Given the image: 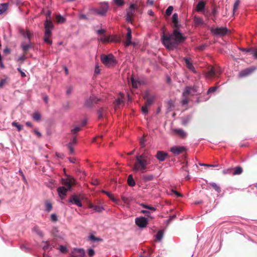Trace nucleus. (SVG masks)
<instances>
[{
	"mask_svg": "<svg viewBox=\"0 0 257 257\" xmlns=\"http://www.w3.org/2000/svg\"><path fill=\"white\" fill-rule=\"evenodd\" d=\"M69 189H68V188H66L64 186L59 187L57 189L58 194L60 197L61 198V199H63V196L66 195V192Z\"/></svg>",
	"mask_w": 257,
	"mask_h": 257,
	"instance_id": "obj_21",
	"label": "nucleus"
},
{
	"mask_svg": "<svg viewBox=\"0 0 257 257\" xmlns=\"http://www.w3.org/2000/svg\"><path fill=\"white\" fill-rule=\"evenodd\" d=\"M52 209V205L49 201L45 202V210L47 212H50Z\"/></svg>",
	"mask_w": 257,
	"mask_h": 257,
	"instance_id": "obj_35",
	"label": "nucleus"
},
{
	"mask_svg": "<svg viewBox=\"0 0 257 257\" xmlns=\"http://www.w3.org/2000/svg\"><path fill=\"white\" fill-rule=\"evenodd\" d=\"M194 21L196 25H199L203 24V21L200 17L195 16L194 17Z\"/></svg>",
	"mask_w": 257,
	"mask_h": 257,
	"instance_id": "obj_33",
	"label": "nucleus"
},
{
	"mask_svg": "<svg viewBox=\"0 0 257 257\" xmlns=\"http://www.w3.org/2000/svg\"><path fill=\"white\" fill-rule=\"evenodd\" d=\"M205 7V3L203 1L199 2L196 6V11L201 12Z\"/></svg>",
	"mask_w": 257,
	"mask_h": 257,
	"instance_id": "obj_25",
	"label": "nucleus"
},
{
	"mask_svg": "<svg viewBox=\"0 0 257 257\" xmlns=\"http://www.w3.org/2000/svg\"><path fill=\"white\" fill-rule=\"evenodd\" d=\"M148 105H146L145 104L144 106L142 107V111L144 114H147L148 112Z\"/></svg>",
	"mask_w": 257,
	"mask_h": 257,
	"instance_id": "obj_46",
	"label": "nucleus"
},
{
	"mask_svg": "<svg viewBox=\"0 0 257 257\" xmlns=\"http://www.w3.org/2000/svg\"><path fill=\"white\" fill-rule=\"evenodd\" d=\"M145 142L146 140L144 139V138H143L141 139L140 144L141 146V148H144L145 147Z\"/></svg>",
	"mask_w": 257,
	"mask_h": 257,
	"instance_id": "obj_56",
	"label": "nucleus"
},
{
	"mask_svg": "<svg viewBox=\"0 0 257 257\" xmlns=\"http://www.w3.org/2000/svg\"><path fill=\"white\" fill-rule=\"evenodd\" d=\"M200 92L199 86L197 85H194L193 86H186L185 88L184 92L182 93V100L181 101V104L182 105H186L189 102V95H194L195 94H200Z\"/></svg>",
	"mask_w": 257,
	"mask_h": 257,
	"instance_id": "obj_3",
	"label": "nucleus"
},
{
	"mask_svg": "<svg viewBox=\"0 0 257 257\" xmlns=\"http://www.w3.org/2000/svg\"><path fill=\"white\" fill-rule=\"evenodd\" d=\"M121 199L123 201V202L125 204H129L130 202V199L124 196H121Z\"/></svg>",
	"mask_w": 257,
	"mask_h": 257,
	"instance_id": "obj_51",
	"label": "nucleus"
},
{
	"mask_svg": "<svg viewBox=\"0 0 257 257\" xmlns=\"http://www.w3.org/2000/svg\"><path fill=\"white\" fill-rule=\"evenodd\" d=\"M216 86L211 87L208 90L207 93L208 94L209 93L214 92L216 90Z\"/></svg>",
	"mask_w": 257,
	"mask_h": 257,
	"instance_id": "obj_50",
	"label": "nucleus"
},
{
	"mask_svg": "<svg viewBox=\"0 0 257 257\" xmlns=\"http://www.w3.org/2000/svg\"><path fill=\"white\" fill-rule=\"evenodd\" d=\"M26 55L27 54H25L23 53V55L19 58L18 61H21L22 63H23L24 60L26 59Z\"/></svg>",
	"mask_w": 257,
	"mask_h": 257,
	"instance_id": "obj_55",
	"label": "nucleus"
},
{
	"mask_svg": "<svg viewBox=\"0 0 257 257\" xmlns=\"http://www.w3.org/2000/svg\"><path fill=\"white\" fill-rule=\"evenodd\" d=\"M80 130H81L80 127L77 126V127H76L72 129L71 130V133L73 134H76L77 133H78V132H79Z\"/></svg>",
	"mask_w": 257,
	"mask_h": 257,
	"instance_id": "obj_54",
	"label": "nucleus"
},
{
	"mask_svg": "<svg viewBox=\"0 0 257 257\" xmlns=\"http://www.w3.org/2000/svg\"><path fill=\"white\" fill-rule=\"evenodd\" d=\"M154 176L152 174L146 175L143 176V180L145 182L152 181L154 179Z\"/></svg>",
	"mask_w": 257,
	"mask_h": 257,
	"instance_id": "obj_32",
	"label": "nucleus"
},
{
	"mask_svg": "<svg viewBox=\"0 0 257 257\" xmlns=\"http://www.w3.org/2000/svg\"><path fill=\"white\" fill-rule=\"evenodd\" d=\"M34 230L36 231V233L40 236H43V233L41 230H40L38 227H35L34 228Z\"/></svg>",
	"mask_w": 257,
	"mask_h": 257,
	"instance_id": "obj_48",
	"label": "nucleus"
},
{
	"mask_svg": "<svg viewBox=\"0 0 257 257\" xmlns=\"http://www.w3.org/2000/svg\"><path fill=\"white\" fill-rule=\"evenodd\" d=\"M51 220L54 222H56L58 220L57 216L55 214H51Z\"/></svg>",
	"mask_w": 257,
	"mask_h": 257,
	"instance_id": "obj_57",
	"label": "nucleus"
},
{
	"mask_svg": "<svg viewBox=\"0 0 257 257\" xmlns=\"http://www.w3.org/2000/svg\"><path fill=\"white\" fill-rule=\"evenodd\" d=\"M72 257H85V251L83 248H74L71 251Z\"/></svg>",
	"mask_w": 257,
	"mask_h": 257,
	"instance_id": "obj_11",
	"label": "nucleus"
},
{
	"mask_svg": "<svg viewBox=\"0 0 257 257\" xmlns=\"http://www.w3.org/2000/svg\"><path fill=\"white\" fill-rule=\"evenodd\" d=\"M114 2L118 6H123L124 4L123 0H114Z\"/></svg>",
	"mask_w": 257,
	"mask_h": 257,
	"instance_id": "obj_49",
	"label": "nucleus"
},
{
	"mask_svg": "<svg viewBox=\"0 0 257 257\" xmlns=\"http://www.w3.org/2000/svg\"><path fill=\"white\" fill-rule=\"evenodd\" d=\"M89 239L94 241H102V239L95 237L94 235L91 234L89 237Z\"/></svg>",
	"mask_w": 257,
	"mask_h": 257,
	"instance_id": "obj_42",
	"label": "nucleus"
},
{
	"mask_svg": "<svg viewBox=\"0 0 257 257\" xmlns=\"http://www.w3.org/2000/svg\"><path fill=\"white\" fill-rule=\"evenodd\" d=\"M135 223L140 227H145L148 224V220L144 217H137L135 219Z\"/></svg>",
	"mask_w": 257,
	"mask_h": 257,
	"instance_id": "obj_13",
	"label": "nucleus"
},
{
	"mask_svg": "<svg viewBox=\"0 0 257 257\" xmlns=\"http://www.w3.org/2000/svg\"><path fill=\"white\" fill-rule=\"evenodd\" d=\"M58 249L63 253H65L67 252L68 251L67 247L63 245H60Z\"/></svg>",
	"mask_w": 257,
	"mask_h": 257,
	"instance_id": "obj_45",
	"label": "nucleus"
},
{
	"mask_svg": "<svg viewBox=\"0 0 257 257\" xmlns=\"http://www.w3.org/2000/svg\"><path fill=\"white\" fill-rule=\"evenodd\" d=\"M93 210L97 212H101L104 210V208L102 206L95 205Z\"/></svg>",
	"mask_w": 257,
	"mask_h": 257,
	"instance_id": "obj_41",
	"label": "nucleus"
},
{
	"mask_svg": "<svg viewBox=\"0 0 257 257\" xmlns=\"http://www.w3.org/2000/svg\"><path fill=\"white\" fill-rule=\"evenodd\" d=\"M209 184L218 193H220L221 192L220 188L216 183H210Z\"/></svg>",
	"mask_w": 257,
	"mask_h": 257,
	"instance_id": "obj_38",
	"label": "nucleus"
},
{
	"mask_svg": "<svg viewBox=\"0 0 257 257\" xmlns=\"http://www.w3.org/2000/svg\"><path fill=\"white\" fill-rule=\"evenodd\" d=\"M67 146H68V149L69 150V154H73V153H74V149H73V148L72 147V144L71 143H69L67 145Z\"/></svg>",
	"mask_w": 257,
	"mask_h": 257,
	"instance_id": "obj_52",
	"label": "nucleus"
},
{
	"mask_svg": "<svg viewBox=\"0 0 257 257\" xmlns=\"http://www.w3.org/2000/svg\"><path fill=\"white\" fill-rule=\"evenodd\" d=\"M32 117L34 120L39 121L41 119V116L40 113L36 112L33 113Z\"/></svg>",
	"mask_w": 257,
	"mask_h": 257,
	"instance_id": "obj_37",
	"label": "nucleus"
},
{
	"mask_svg": "<svg viewBox=\"0 0 257 257\" xmlns=\"http://www.w3.org/2000/svg\"><path fill=\"white\" fill-rule=\"evenodd\" d=\"M178 29L175 28L173 33L169 35H166L165 33H163L161 36L162 43L168 49H173L176 48L186 39V37L183 35Z\"/></svg>",
	"mask_w": 257,
	"mask_h": 257,
	"instance_id": "obj_1",
	"label": "nucleus"
},
{
	"mask_svg": "<svg viewBox=\"0 0 257 257\" xmlns=\"http://www.w3.org/2000/svg\"><path fill=\"white\" fill-rule=\"evenodd\" d=\"M168 156V154L163 151H159L156 155V158L161 162L164 161Z\"/></svg>",
	"mask_w": 257,
	"mask_h": 257,
	"instance_id": "obj_20",
	"label": "nucleus"
},
{
	"mask_svg": "<svg viewBox=\"0 0 257 257\" xmlns=\"http://www.w3.org/2000/svg\"><path fill=\"white\" fill-rule=\"evenodd\" d=\"M18 71L21 73V76L22 77H26V74L21 70L20 67L18 68Z\"/></svg>",
	"mask_w": 257,
	"mask_h": 257,
	"instance_id": "obj_62",
	"label": "nucleus"
},
{
	"mask_svg": "<svg viewBox=\"0 0 257 257\" xmlns=\"http://www.w3.org/2000/svg\"><path fill=\"white\" fill-rule=\"evenodd\" d=\"M69 204H74L78 206V207H82V204L79 198L77 195H73L70 197V199L68 201Z\"/></svg>",
	"mask_w": 257,
	"mask_h": 257,
	"instance_id": "obj_17",
	"label": "nucleus"
},
{
	"mask_svg": "<svg viewBox=\"0 0 257 257\" xmlns=\"http://www.w3.org/2000/svg\"><path fill=\"white\" fill-rule=\"evenodd\" d=\"M240 0H235V2L233 5V13H234L235 12V11L238 9V7L240 4Z\"/></svg>",
	"mask_w": 257,
	"mask_h": 257,
	"instance_id": "obj_44",
	"label": "nucleus"
},
{
	"mask_svg": "<svg viewBox=\"0 0 257 257\" xmlns=\"http://www.w3.org/2000/svg\"><path fill=\"white\" fill-rule=\"evenodd\" d=\"M140 205L142 206L143 208L148 209L142 210L140 211V212L141 213L144 214L146 216L151 218V219H153L154 217L151 215V213L155 212L157 209L152 206L147 205L144 203H141Z\"/></svg>",
	"mask_w": 257,
	"mask_h": 257,
	"instance_id": "obj_8",
	"label": "nucleus"
},
{
	"mask_svg": "<svg viewBox=\"0 0 257 257\" xmlns=\"http://www.w3.org/2000/svg\"><path fill=\"white\" fill-rule=\"evenodd\" d=\"M186 149L183 146H176L171 148L170 151L172 152L174 155L177 156L183 153Z\"/></svg>",
	"mask_w": 257,
	"mask_h": 257,
	"instance_id": "obj_15",
	"label": "nucleus"
},
{
	"mask_svg": "<svg viewBox=\"0 0 257 257\" xmlns=\"http://www.w3.org/2000/svg\"><path fill=\"white\" fill-rule=\"evenodd\" d=\"M62 184L70 189L75 184V180L73 177L69 176L66 179H62Z\"/></svg>",
	"mask_w": 257,
	"mask_h": 257,
	"instance_id": "obj_12",
	"label": "nucleus"
},
{
	"mask_svg": "<svg viewBox=\"0 0 257 257\" xmlns=\"http://www.w3.org/2000/svg\"><path fill=\"white\" fill-rule=\"evenodd\" d=\"M94 72H95V74H98L100 73V69L99 68L98 66L96 65L95 66Z\"/></svg>",
	"mask_w": 257,
	"mask_h": 257,
	"instance_id": "obj_63",
	"label": "nucleus"
},
{
	"mask_svg": "<svg viewBox=\"0 0 257 257\" xmlns=\"http://www.w3.org/2000/svg\"><path fill=\"white\" fill-rule=\"evenodd\" d=\"M100 99L97 98L94 96H91L86 101L85 103V105L87 107H90L93 106L94 104L97 103Z\"/></svg>",
	"mask_w": 257,
	"mask_h": 257,
	"instance_id": "obj_16",
	"label": "nucleus"
},
{
	"mask_svg": "<svg viewBox=\"0 0 257 257\" xmlns=\"http://www.w3.org/2000/svg\"><path fill=\"white\" fill-rule=\"evenodd\" d=\"M163 236V230H159L157 234L156 235V238L158 240L160 241Z\"/></svg>",
	"mask_w": 257,
	"mask_h": 257,
	"instance_id": "obj_40",
	"label": "nucleus"
},
{
	"mask_svg": "<svg viewBox=\"0 0 257 257\" xmlns=\"http://www.w3.org/2000/svg\"><path fill=\"white\" fill-rule=\"evenodd\" d=\"M100 59L101 62L107 67H114L117 62L112 54H109L107 55H102Z\"/></svg>",
	"mask_w": 257,
	"mask_h": 257,
	"instance_id": "obj_6",
	"label": "nucleus"
},
{
	"mask_svg": "<svg viewBox=\"0 0 257 257\" xmlns=\"http://www.w3.org/2000/svg\"><path fill=\"white\" fill-rule=\"evenodd\" d=\"M210 31L213 35L223 37L225 36L229 32L226 27L211 28Z\"/></svg>",
	"mask_w": 257,
	"mask_h": 257,
	"instance_id": "obj_7",
	"label": "nucleus"
},
{
	"mask_svg": "<svg viewBox=\"0 0 257 257\" xmlns=\"http://www.w3.org/2000/svg\"><path fill=\"white\" fill-rule=\"evenodd\" d=\"M73 91V87L72 86H69L67 88V91H66V94L67 95H70L72 91Z\"/></svg>",
	"mask_w": 257,
	"mask_h": 257,
	"instance_id": "obj_60",
	"label": "nucleus"
},
{
	"mask_svg": "<svg viewBox=\"0 0 257 257\" xmlns=\"http://www.w3.org/2000/svg\"><path fill=\"white\" fill-rule=\"evenodd\" d=\"M108 10V7L104 6L101 7L100 9L96 10L95 12L99 15L105 16Z\"/></svg>",
	"mask_w": 257,
	"mask_h": 257,
	"instance_id": "obj_24",
	"label": "nucleus"
},
{
	"mask_svg": "<svg viewBox=\"0 0 257 257\" xmlns=\"http://www.w3.org/2000/svg\"><path fill=\"white\" fill-rule=\"evenodd\" d=\"M234 171L232 173L233 175H238L241 174L243 172V169L240 166H237L234 169Z\"/></svg>",
	"mask_w": 257,
	"mask_h": 257,
	"instance_id": "obj_30",
	"label": "nucleus"
},
{
	"mask_svg": "<svg viewBox=\"0 0 257 257\" xmlns=\"http://www.w3.org/2000/svg\"><path fill=\"white\" fill-rule=\"evenodd\" d=\"M122 103H123V101L122 99L120 98L116 99L114 102L115 105V109H116Z\"/></svg>",
	"mask_w": 257,
	"mask_h": 257,
	"instance_id": "obj_47",
	"label": "nucleus"
},
{
	"mask_svg": "<svg viewBox=\"0 0 257 257\" xmlns=\"http://www.w3.org/2000/svg\"><path fill=\"white\" fill-rule=\"evenodd\" d=\"M136 7L134 4H131L129 9L127 10V16L126 20L127 22L132 23L133 18L135 15Z\"/></svg>",
	"mask_w": 257,
	"mask_h": 257,
	"instance_id": "obj_9",
	"label": "nucleus"
},
{
	"mask_svg": "<svg viewBox=\"0 0 257 257\" xmlns=\"http://www.w3.org/2000/svg\"><path fill=\"white\" fill-rule=\"evenodd\" d=\"M106 111L103 107H100L97 110L98 117V119H101L105 115Z\"/></svg>",
	"mask_w": 257,
	"mask_h": 257,
	"instance_id": "obj_26",
	"label": "nucleus"
},
{
	"mask_svg": "<svg viewBox=\"0 0 257 257\" xmlns=\"http://www.w3.org/2000/svg\"><path fill=\"white\" fill-rule=\"evenodd\" d=\"M88 254L90 257H92L95 254V251L93 249L90 248L88 250Z\"/></svg>",
	"mask_w": 257,
	"mask_h": 257,
	"instance_id": "obj_53",
	"label": "nucleus"
},
{
	"mask_svg": "<svg viewBox=\"0 0 257 257\" xmlns=\"http://www.w3.org/2000/svg\"><path fill=\"white\" fill-rule=\"evenodd\" d=\"M126 39L125 41V46L128 47L131 45H133V43L131 41L132 36V30L130 28H128L127 29V34H126Z\"/></svg>",
	"mask_w": 257,
	"mask_h": 257,
	"instance_id": "obj_19",
	"label": "nucleus"
},
{
	"mask_svg": "<svg viewBox=\"0 0 257 257\" xmlns=\"http://www.w3.org/2000/svg\"><path fill=\"white\" fill-rule=\"evenodd\" d=\"M6 83V79H2L0 81V88H3Z\"/></svg>",
	"mask_w": 257,
	"mask_h": 257,
	"instance_id": "obj_59",
	"label": "nucleus"
},
{
	"mask_svg": "<svg viewBox=\"0 0 257 257\" xmlns=\"http://www.w3.org/2000/svg\"><path fill=\"white\" fill-rule=\"evenodd\" d=\"M99 40L103 43H106L109 41V38L107 37H101L100 38Z\"/></svg>",
	"mask_w": 257,
	"mask_h": 257,
	"instance_id": "obj_58",
	"label": "nucleus"
},
{
	"mask_svg": "<svg viewBox=\"0 0 257 257\" xmlns=\"http://www.w3.org/2000/svg\"><path fill=\"white\" fill-rule=\"evenodd\" d=\"M184 61L185 62L187 67L190 70L193 71L194 73L196 72L195 69L193 66L192 62L190 61V59L189 58H185Z\"/></svg>",
	"mask_w": 257,
	"mask_h": 257,
	"instance_id": "obj_22",
	"label": "nucleus"
},
{
	"mask_svg": "<svg viewBox=\"0 0 257 257\" xmlns=\"http://www.w3.org/2000/svg\"><path fill=\"white\" fill-rule=\"evenodd\" d=\"M8 9L7 4H1L0 5V15L4 13Z\"/></svg>",
	"mask_w": 257,
	"mask_h": 257,
	"instance_id": "obj_36",
	"label": "nucleus"
},
{
	"mask_svg": "<svg viewBox=\"0 0 257 257\" xmlns=\"http://www.w3.org/2000/svg\"><path fill=\"white\" fill-rule=\"evenodd\" d=\"M173 11V7L169 6L166 11V14L168 16H170Z\"/></svg>",
	"mask_w": 257,
	"mask_h": 257,
	"instance_id": "obj_43",
	"label": "nucleus"
},
{
	"mask_svg": "<svg viewBox=\"0 0 257 257\" xmlns=\"http://www.w3.org/2000/svg\"><path fill=\"white\" fill-rule=\"evenodd\" d=\"M19 31L20 34L24 38H28L29 39V43L28 44H25L24 42H22L21 44V48L23 50V53L25 54H27L29 50L33 47L30 42V39L33 36V34L28 29L25 30L23 29H20Z\"/></svg>",
	"mask_w": 257,
	"mask_h": 257,
	"instance_id": "obj_5",
	"label": "nucleus"
},
{
	"mask_svg": "<svg viewBox=\"0 0 257 257\" xmlns=\"http://www.w3.org/2000/svg\"><path fill=\"white\" fill-rule=\"evenodd\" d=\"M143 98L146 100L145 104L148 106H150L153 103L155 96L153 95H151L149 91H146L144 96Z\"/></svg>",
	"mask_w": 257,
	"mask_h": 257,
	"instance_id": "obj_10",
	"label": "nucleus"
},
{
	"mask_svg": "<svg viewBox=\"0 0 257 257\" xmlns=\"http://www.w3.org/2000/svg\"><path fill=\"white\" fill-rule=\"evenodd\" d=\"M45 33L43 38L44 41L50 45L52 44V40L50 39L52 36V30L54 28V25L52 21L46 18L44 23Z\"/></svg>",
	"mask_w": 257,
	"mask_h": 257,
	"instance_id": "obj_4",
	"label": "nucleus"
},
{
	"mask_svg": "<svg viewBox=\"0 0 257 257\" xmlns=\"http://www.w3.org/2000/svg\"><path fill=\"white\" fill-rule=\"evenodd\" d=\"M56 22L59 24L64 23L66 21L65 18L61 16L60 15H57L56 16Z\"/></svg>",
	"mask_w": 257,
	"mask_h": 257,
	"instance_id": "obj_31",
	"label": "nucleus"
},
{
	"mask_svg": "<svg viewBox=\"0 0 257 257\" xmlns=\"http://www.w3.org/2000/svg\"><path fill=\"white\" fill-rule=\"evenodd\" d=\"M136 161L133 166V169L136 172L144 173L147 169V166L151 163L152 158L148 157L145 154L137 155L136 157Z\"/></svg>",
	"mask_w": 257,
	"mask_h": 257,
	"instance_id": "obj_2",
	"label": "nucleus"
},
{
	"mask_svg": "<svg viewBox=\"0 0 257 257\" xmlns=\"http://www.w3.org/2000/svg\"><path fill=\"white\" fill-rule=\"evenodd\" d=\"M12 125L13 126H15L17 127L18 131L19 132H20L23 129V126L20 124H19L18 122H17L16 121H14L12 122Z\"/></svg>",
	"mask_w": 257,
	"mask_h": 257,
	"instance_id": "obj_39",
	"label": "nucleus"
},
{
	"mask_svg": "<svg viewBox=\"0 0 257 257\" xmlns=\"http://www.w3.org/2000/svg\"><path fill=\"white\" fill-rule=\"evenodd\" d=\"M127 184L131 187H134L136 185L135 181L133 178V176L132 174L128 176L127 178Z\"/></svg>",
	"mask_w": 257,
	"mask_h": 257,
	"instance_id": "obj_29",
	"label": "nucleus"
},
{
	"mask_svg": "<svg viewBox=\"0 0 257 257\" xmlns=\"http://www.w3.org/2000/svg\"><path fill=\"white\" fill-rule=\"evenodd\" d=\"M34 132L39 138L41 137L42 135L38 130H35Z\"/></svg>",
	"mask_w": 257,
	"mask_h": 257,
	"instance_id": "obj_64",
	"label": "nucleus"
},
{
	"mask_svg": "<svg viewBox=\"0 0 257 257\" xmlns=\"http://www.w3.org/2000/svg\"><path fill=\"white\" fill-rule=\"evenodd\" d=\"M173 134L182 139H184L187 136V133L183 130L175 128L173 130Z\"/></svg>",
	"mask_w": 257,
	"mask_h": 257,
	"instance_id": "obj_18",
	"label": "nucleus"
},
{
	"mask_svg": "<svg viewBox=\"0 0 257 257\" xmlns=\"http://www.w3.org/2000/svg\"><path fill=\"white\" fill-rule=\"evenodd\" d=\"M217 14H218V12L215 8V7H214L212 10L211 15L214 17H216Z\"/></svg>",
	"mask_w": 257,
	"mask_h": 257,
	"instance_id": "obj_61",
	"label": "nucleus"
},
{
	"mask_svg": "<svg viewBox=\"0 0 257 257\" xmlns=\"http://www.w3.org/2000/svg\"><path fill=\"white\" fill-rule=\"evenodd\" d=\"M217 70L214 68H212L207 73V77H212L217 76Z\"/></svg>",
	"mask_w": 257,
	"mask_h": 257,
	"instance_id": "obj_28",
	"label": "nucleus"
},
{
	"mask_svg": "<svg viewBox=\"0 0 257 257\" xmlns=\"http://www.w3.org/2000/svg\"><path fill=\"white\" fill-rule=\"evenodd\" d=\"M172 22L174 25V27L175 28H179L180 25L178 22V16L177 13H174L172 17Z\"/></svg>",
	"mask_w": 257,
	"mask_h": 257,
	"instance_id": "obj_23",
	"label": "nucleus"
},
{
	"mask_svg": "<svg viewBox=\"0 0 257 257\" xmlns=\"http://www.w3.org/2000/svg\"><path fill=\"white\" fill-rule=\"evenodd\" d=\"M255 70L254 67H250L249 68H245L239 73L238 77L239 78H242L247 76L251 74Z\"/></svg>",
	"mask_w": 257,
	"mask_h": 257,
	"instance_id": "obj_14",
	"label": "nucleus"
},
{
	"mask_svg": "<svg viewBox=\"0 0 257 257\" xmlns=\"http://www.w3.org/2000/svg\"><path fill=\"white\" fill-rule=\"evenodd\" d=\"M131 79L133 87L135 88H137L138 87V85L140 84V82L137 80L135 79L133 76L131 77Z\"/></svg>",
	"mask_w": 257,
	"mask_h": 257,
	"instance_id": "obj_34",
	"label": "nucleus"
},
{
	"mask_svg": "<svg viewBox=\"0 0 257 257\" xmlns=\"http://www.w3.org/2000/svg\"><path fill=\"white\" fill-rule=\"evenodd\" d=\"M102 192L106 194L113 202L117 203L118 200L113 197V195L110 192L105 190H102Z\"/></svg>",
	"mask_w": 257,
	"mask_h": 257,
	"instance_id": "obj_27",
	"label": "nucleus"
}]
</instances>
